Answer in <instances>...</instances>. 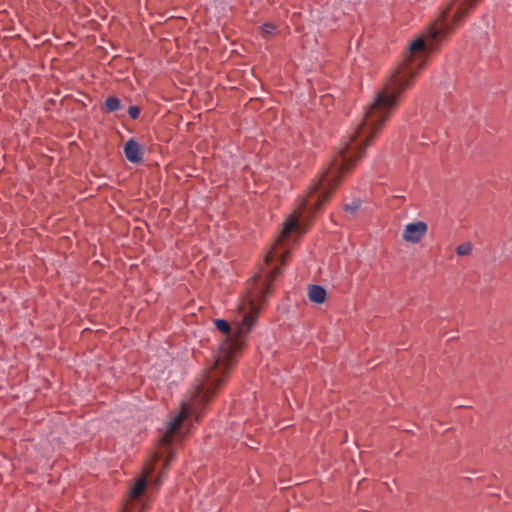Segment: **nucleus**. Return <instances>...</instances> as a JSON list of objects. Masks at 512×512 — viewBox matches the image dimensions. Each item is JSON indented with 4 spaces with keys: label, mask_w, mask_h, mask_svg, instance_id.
<instances>
[{
    "label": "nucleus",
    "mask_w": 512,
    "mask_h": 512,
    "mask_svg": "<svg viewBox=\"0 0 512 512\" xmlns=\"http://www.w3.org/2000/svg\"><path fill=\"white\" fill-rule=\"evenodd\" d=\"M424 49L425 42L421 38L410 44L407 58L391 74L374 102L365 111L361 122L350 133L348 141L339 148L337 157L313 183L308 195L302 199L299 208L288 217L278 242L292 231L300 229L301 224L308 221V217L320 209L343 175L348 173L357 160L364 155L365 148L372 143L381 127L397 109L402 92L412 85L416 70L424 63L421 55Z\"/></svg>",
    "instance_id": "obj_1"
},
{
    "label": "nucleus",
    "mask_w": 512,
    "mask_h": 512,
    "mask_svg": "<svg viewBox=\"0 0 512 512\" xmlns=\"http://www.w3.org/2000/svg\"><path fill=\"white\" fill-rule=\"evenodd\" d=\"M253 322H215L217 329L225 335L212 364L196 380L189 398L182 402L181 410L167 423L161 443L168 445L178 434L186 418L198 420L201 410L220 391L233 369L244 343V335L251 330Z\"/></svg>",
    "instance_id": "obj_2"
},
{
    "label": "nucleus",
    "mask_w": 512,
    "mask_h": 512,
    "mask_svg": "<svg viewBox=\"0 0 512 512\" xmlns=\"http://www.w3.org/2000/svg\"><path fill=\"white\" fill-rule=\"evenodd\" d=\"M273 259L274 251L265 255L260 274L253 279L254 287L250 294L242 300L239 307L243 317L242 320H255L260 316L261 304L270 293L271 281L280 273L279 266L271 267Z\"/></svg>",
    "instance_id": "obj_3"
},
{
    "label": "nucleus",
    "mask_w": 512,
    "mask_h": 512,
    "mask_svg": "<svg viewBox=\"0 0 512 512\" xmlns=\"http://www.w3.org/2000/svg\"><path fill=\"white\" fill-rule=\"evenodd\" d=\"M480 0H452L440 13L434 25L429 29L430 45L438 37L458 28L473 11Z\"/></svg>",
    "instance_id": "obj_4"
},
{
    "label": "nucleus",
    "mask_w": 512,
    "mask_h": 512,
    "mask_svg": "<svg viewBox=\"0 0 512 512\" xmlns=\"http://www.w3.org/2000/svg\"><path fill=\"white\" fill-rule=\"evenodd\" d=\"M427 232L428 225L425 222H412L405 225L402 238L407 243L417 244L425 237Z\"/></svg>",
    "instance_id": "obj_5"
},
{
    "label": "nucleus",
    "mask_w": 512,
    "mask_h": 512,
    "mask_svg": "<svg viewBox=\"0 0 512 512\" xmlns=\"http://www.w3.org/2000/svg\"><path fill=\"white\" fill-rule=\"evenodd\" d=\"M124 154L127 160L131 163H138L143 158V150L134 139H129L125 143Z\"/></svg>",
    "instance_id": "obj_6"
},
{
    "label": "nucleus",
    "mask_w": 512,
    "mask_h": 512,
    "mask_svg": "<svg viewBox=\"0 0 512 512\" xmlns=\"http://www.w3.org/2000/svg\"><path fill=\"white\" fill-rule=\"evenodd\" d=\"M152 471H153L152 465H148L147 467L144 468L143 477L139 478L136 481V483L134 484V486L131 488L130 495L132 498L137 499L142 495V493L144 492V490L146 488L148 478L151 475Z\"/></svg>",
    "instance_id": "obj_7"
},
{
    "label": "nucleus",
    "mask_w": 512,
    "mask_h": 512,
    "mask_svg": "<svg viewBox=\"0 0 512 512\" xmlns=\"http://www.w3.org/2000/svg\"><path fill=\"white\" fill-rule=\"evenodd\" d=\"M326 290L319 285H310L308 289V297L311 302L321 304L326 299Z\"/></svg>",
    "instance_id": "obj_8"
},
{
    "label": "nucleus",
    "mask_w": 512,
    "mask_h": 512,
    "mask_svg": "<svg viewBox=\"0 0 512 512\" xmlns=\"http://www.w3.org/2000/svg\"><path fill=\"white\" fill-rule=\"evenodd\" d=\"M105 109L108 112H115L120 108V100L117 97L110 96L105 100Z\"/></svg>",
    "instance_id": "obj_9"
},
{
    "label": "nucleus",
    "mask_w": 512,
    "mask_h": 512,
    "mask_svg": "<svg viewBox=\"0 0 512 512\" xmlns=\"http://www.w3.org/2000/svg\"><path fill=\"white\" fill-rule=\"evenodd\" d=\"M472 244L470 242L463 243L456 247V254L458 256H468L472 252Z\"/></svg>",
    "instance_id": "obj_10"
},
{
    "label": "nucleus",
    "mask_w": 512,
    "mask_h": 512,
    "mask_svg": "<svg viewBox=\"0 0 512 512\" xmlns=\"http://www.w3.org/2000/svg\"><path fill=\"white\" fill-rule=\"evenodd\" d=\"M276 31V26L273 23H265L262 26V33L265 36L273 35Z\"/></svg>",
    "instance_id": "obj_11"
},
{
    "label": "nucleus",
    "mask_w": 512,
    "mask_h": 512,
    "mask_svg": "<svg viewBox=\"0 0 512 512\" xmlns=\"http://www.w3.org/2000/svg\"><path fill=\"white\" fill-rule=\"evenodd\" d=\"M128 114L132 119H137L140 115V109L137 106H131L128 109Z\"/></svg>",
    "instance_id": "obj_12"
},
{
    "label": "nucleus",
    "mask_w": 512,
    "mask_h": 512,
    "mask_svg": "<svg viewBox=\"0 0 512 512\" xmlns=\"http://www.w3.org/2000/svg\"><path fill=\"white\" fill-rule=\"evenodd\" d=\"M359 208L358 202H352L351 204L346 205V209L349 210L351 213H354Z\"/></svg>",
    "instance_id": "obj_13"
},
{
    "label": "nucleus",
    "mask_w": 512,
    "mask_h": 512,
    "mask_svg": "<svg viewBox=\"0 0 512 512\" xmlns=\"http://www.w3.org/2000/svg\"><path fill=\"white\" fill-rule=\"evenodd\" d=\"M164 476H165L164 472H161V473L159 474V476H158V477L153 481V485H154V486H156V487H158V486L161 484V482H162V480H163Z\"/></svg>",
    "instance_id": "obj_14"
},
{
    "label": "nucleus",
    "mask_w": 512,
    "mask_h": 512,
    "mask_svg": "<svg viewBox=\"0 0 512 512\" xmlns=\"http://www.w3.org/2000/svg\"><path fill=\"white\" fill-rule=\"evenodd\" d=\"M172 460H173V455H172V454H170V455L167 457V459H166V462H165V464H164V469H167V468L170 466V464H171Z\"/></svg>",
    "instance_id": "obj_15"
},
{
    "label": "nucleus",
    "mask_w": 512,
    "mask_h": 512,
    "mask_svg": "<svg viewBox=\"0 0 512 512\" xmlns=\"http://www.w3.org/2000/svg\"><path fill=\"white\" fill-rule=\"evenodd\" d=\"M288 256H289V252H285L283 255H281V257H280L281 264L285 263Z\"/></svg>",
    "instance_id": "obj_16"
},
{
    "label": "nucleus",
    "mask_w": 512,
    "mask_h": 512,
    "mask_svg": "<svg viewBox=\"0 0 512 512\" xmlns=\"http://www.w3.org/2000/svg\"><path fill=\"white\" fill-rule=\"evenodd\" d=\"M123 512H130L128 509H125Z\"/></svg>",
    "instance_id": "obj_17"
}]
</instances>
